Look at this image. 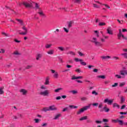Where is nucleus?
Returning <instances> with one entry per match:
<instances>
[{
    "label": "nucleus",
    "mask_w": 127,
    "mask_h": 127,
    "mask_svg": "<svg viewBox=\"0 0 127 127\" xmlns=\"http://www.w3.org/2000/svg\"><path fill=\"white\" fill-rule=\"evenodd\" d=\"M88 109H90V105L85 106V107H83V108H81V109H80V110L77 112V114L80 115V114H81V113H84V111H87V110H88Z\"/></svg>",
    "instance_id": "f257e3e1"
},
{
    "label": "nucleus",
    "mask_w": 127,
    "mask_h": 127,
    "mask_svg": "<svg viewBox=\"0 0 127 127\" xmlns=\"http://www.w3.org/2000/svg\"><path fill=\"white\" fill-rule=\"evenodd\" d=\"M117 36L119 40H121V37H122V38H123V39H125V40L127 38L125 37V36L123 34V33H122V30L121 29L119 30V33L117 35Z\"/></svg>",
    "instance_id": "f03ea898"
},
{
    "label": "nucleus",
    "mask_w": 127,
    "mask_h": 127,
    "mask_svg": "<svg viewBox=\"0 0 127 127\" xmlns=\"http://www.w3.org/2000/svg\"><path fill=\"white\" fill-rule=\"evenodd\" d=\"M119 74L120 75H121V76H124V77H125L126 75H127V70L122 69L120 71Z\"/></svg>",
    "instance_id": "7ed1b4c3"
},
{
    "label": "nucleus",
    "mask_w": 127,
    "mask_h": 127,
    "mask_svg": "<svg viewBox=\"0 0 127 127\" xmlns=\"http://www.w3.org/2000/svg\"><path fill=\"white\" fill-rule=\"evenodd\" d=\"M22 29H23L24 32L19 33V34L20 35H26V34H27V29L25 27V26H24L22 27Z\"/></svg>",
    "instance_id": "20e7f679"
},
{
    "label": "nucleus",
    "mask_w": 127,
    "mask_h": 127,
    "mask_svg": "<svg viewBox=\"0 0 127 127\" xmlns=\"http://www.w3.org/2000/svg\"><path fill=\"white\" fill-rule=\"evenodd\" d=\"M49 94V90H45L43 92H40V95L42 96H48Z\"/></svg>",
    "instance_id": "39448f33"
},
{
    "label": "nucleus",
    "mask_w": 127,
    "mask_h": 127,
    "mask_svg": "<svg viewBox=\"0 0 127 127\" xmlns=\"http://www.w3.org/2000/svg\"><path fill=\"white\" fill-rule=\"evenodd\" d=\"M113 100H109V99H106L104 100V103H107L108 105H112L113 104Z\"/></svg>",
    "instance_id": "423d86ee"
},
{
    "label": "nucleus",
    "mask_w": 127,
    "mask_h": 127,
    "mask_svg": "<svg viewBox=\"0 0 127 127\" xmlns=\"http://www.w3.org/2000/svg\"><path fill=\"white\" fill-rule=\"evenodd\" d=\"M22 4L25 6V7H31V4H29L26 2H23Z\"/></svg>",
    "instance_id": "0eeeda50"
},
{
    "label": "nucleus",
    "mask_w": 127,
    "mask_h": 127,
    "mask_svg": "<svg viewBox=\"0 0 127 127\" xmlns=\"http://www.w3.org/2000/svg\"><path fill=\"white\" fill-rule=\"evenodd\" d=\"M107 31L108 34H110L111 35H113V34H114V33H113V31L111 30V27L108 28Z\"/></svg>",
    "instance_id": "6e6552de"
},
{
    "label": "nucleus",
    "mask_w": 127,
    "mask_h": 127,
    "mask_svg": "<svg viewBox=\"0 0 127 127\" xmlns=\"http://www.w3.org/2000/svg\"><path fill=\"white\" fill-rule=\"evenodd\" d=\"M49 109L50 111H55L56 110H57V108H56L54 105L50 106Z\"/></svg>",
    "instance_id": "1a4fd4ad"
},
{
    "label": "nucleus",
    "mask_w": 127,
    "mask_h": 127,
    "mask_svg": "<svg viewBox=\"0 0 127 127\" xmlns=\"http://www.w3.org/2000/svg\"><path fill=\"white\" fill-rule=\"evenodd\" d=\"M126 101V98H125V97L124 96H121V104H124Z\"/></svg>",
    "instance_id": "9d476101"
},
{
    "label": "nucleus",
    "mask_w": 127,
    "mask_h": 127,
    "mask_svg": "<svg viewBox=\"0 0 127 127\" xmlns=\"http://www.w3.org/2000/svg\"><path fill=\"white\" fill-rule=\"evenodd\" d=\"M3 89H4V87L3 86L0 87V95H2L3 94H4V92L3 90Z\"/></svg>",
    "instance_id": "9b49d317"
},
{
    "label": "nucleus",
    "mask_w": 127,
    "mask_h": 127,
    "mask_svg": "<svg viewBox=\"0 0 127 127\" xmlns=\"http://www.w3.org/2000/svg\"><path fill=\"white\" fill-rule=\"evenodd\" d=\"M20 92L21 93H23V95H25L26 94H27V91L25 89H21V90H20Z\"/></svg>",
    "instance_id": "f8f14e48"
},
{
    "label": "nucleus",
    "mask_w": 127,
    "mask_h": 127,
    "mask_svg": "<svg viewBox=\"0 0 127 127\" xmlns=\"http://www.w3.org/2000/svg\"><path fill=\"white\" fill-rule=\"evenodd\" d=\"M73 2L74 3H78V4H80L82 2V0H74Z\"/></svg>",
    "instance_id": "ddd939ff"
},
{
    "label": "nucleus",
    "mask_w": 127,
    "mask_h": 127,
    "mask_svg": "<svg viewBox=\"0 0 127 127\" xmlns=\"http://www.w3.org/2000/svg\"><path fill=\"white\" fill-rule=\"evenodd\" d=\"M103 110H104L105 112L108 113V112H110V109L107 108V105H105L103 108Z\"/></svg>",
    "instance_id": "4468645a"
},
{
    "label": "nucleus",
    "mask_w": 127,
    "mask_h": 127,
    "mask_svg": "<svg viewBox=\"0 0 127 127\" xmlns=\"http://www.w3.org/2000/svg\"><path fill=\"white\" fill-rule=\"evenodd\" d=\"M16 20L18 21V22H19L21 25H23V21L22 20L19 19H16Z\"/></svg>",
    "instance_id": "2eb2a0df"
},
{
    "label": "nucleus",
    "mask_w": 127,
    "mask_h": 127,
    "mask_svg": "<svg viewBox=\"0 0 127 127\" xmlns=\"http://www.w3.org/2000/svg\"><path fill=\"white\" fill-rule=\"evenodd\" d=\"M93 42H94V43H95V45H99V46H101V45H102V43H101L99 42H97L96 41H93Z\"/></svg>",
    "instance_id": "dca6fc26"
},
{
    "label": "nucleus",
    "mask_w": 127,
    "mask_h": 127,
    "mask_svg": "<svg viewBox=\"0 0 127 127\" xmlns=\"http://www.w3.org/2000/svg\"><path fill=\"white\" fill-rule=\"evenodd\" d=\"M74 23V22L70 21L68 22V28H70V27H72V24Z\"/></svg>",
    "instance_id": "f3484780"
},
{
    "label": "nucleus",
    "mask_w": 127,
    "mask_h": 127,
    "mask_svg": "<svg viewBox=\"0 0 127 127\" xmlns=\"http://www.w3.org/2000/svg\"><path fill=\"white\" fill-rule=\"evenodd\" d=\"M49 77H47L46 79L45 85H49Z\"/></svg>",
    "instance_id": "a211bd4d"
},
{
    "label": "nucleus",
    "mask_w": 127,
    "mask_h": 127,
    "mask_svg": "<svg viewBox=\"0 0 127 127\" xmlns=\"http://www.w3.org/2000/svg\"><path fill=\"white\" fill-rule=\"evenodd\" d=\"M60 117H61V114H59L55 116V117L54 118V120H57V119H59L60 118Z\"/></svg>",
    "instance_id": "6ab92c4d"
},
{
    "label": "nucleus",
    "mask_w": 127,
    "mask_h": 127,
    "mask_svg": "<svg viewBox=\"0 0 127 127\" xmlns=\"http://www.w3.org/2000/svg\"><path fill=\"white\" fill-rule=\"evenodd\" d=\"M43 111H44V112H47L48 111H50V109L48 107H44L43 109Z\"/></svg>",
    "instance_id": "aec40b11"
},
{
    "label": "nucleus",
    "mask_w": 127,
    "mask_h": 127,
    "mask_svg": "<svg viewBox=\"0 0 127 127\" xmlns=\"http://www.w3.org/2000/svg\"><path fill=\"white\" fill-rule=\"evenodd\" d=\"M88 119V116H84L79 119L80 121H84Z\"/></svg>",
    "instance_id": "412c9836"
},
{
    "label": "nucleus",
    "mask_w": 127,
    "mask_h": 127,
    "mask_svg": "<svg viewBox=\"0 0 127 127\" xmlns=\"http://www.w3.org/2000/svg\"><path fill=\"white\" fill-rule=\"evenodd\" d=\"M116 107L118 108V109H120V105H119V104H118V103H114L113 104V108H116Z\"/></svg>",
    "instance_id": "4be33fe9"
},
{
    "label": "nucleus",
    "mask_w": 127,
    "mask_h": 127,
    "mask_svg": "<svg viewBox=\"0 0 127 127\" xmlns=\"http://www.w3.org/2000/svg\"><path fill=\"white\" fill-rule=\"evenodd\" d=\"M54 77L56 78L57 79L58 78V72H56L54 75Z\"/></svg>",
    "instance_id": "5701e85b"
},
{
    "label": "nucleus",
    "mask_w": 127,
    "mask_h": 127,
    "mask_svg": "<svg viewBox=\"0 0 127 127\" xmlns=\"http://www.w3.org/2000/svg\"><path fill=\"white\" fill-rule=\"evenodd\" d=\"M101 58L102 59H110V58H111V57H110V56H106V57H101Z\"/></svg>",
    "instance_id": "b1692460"
},
{
    "label": "nucleus",
    "mask_w": 127,
    "mask_h": 127,
    "mask_svg": "<svg viewBox=\"0 0 127 127\" xmlns=\"http://www.w3.org/2000/svg\"><path fill=\"white\" fill-rule=\"evenodd\" d=\"M99 26H103L104 25H106V23H105V22H100L99 23Z\"/></svg>",
    "instance_id": "393cba45"
},
{
    "label": "nucleus",
    "mask_w": 127,
    "mask_h": 127,
    "mask_svg": "<svg viewBox=\"0 0 127 127\" xmlns=\"http://www.w3.org/2000/svg\"><path fill=\"white\" fill-rule=\"evenodd\" d=\"M39 58H41V55L40 54H38L36 57L37 60H39Z\"/></svg>",
    "instance_id": "a878e982"
},
{
    "label": "nucleus",
    "mask_w": 127,
    "mask_h": 127,
    "mask_svg": "<svg viewBox=\"0 0 127 127\" xmlns=\"http://www.w3.org/2000/svg\"><path fill=\"white\" fill-rule=\"evenodd\" d=\"M61 90H63V88H58V89L55 90V92L56 93H58V92H59Z\"/></svg>",
    "instance_id": "bb28decb"
},
{
    "label": "nucleus",
    "mask_w": 127,
    "mask_h": 127,
    "mask_svg": "<svg viewBox=\"0 0 127 127\" xmlns=\"http://www.w3.org/2000/svg\"><path fill=\"white\" fill-rule=\"evenodd\" d=\"M119 122V119H117V120H112V122L114 123V124H117V123H118Z\"/></svg>",
    "instance_id": "cd10ccee"
},
{
    "label": "nucleus",
    "mask_w": 127,
    "mask_h": 127,
    "mask_svg": "<svg viewBox=\"0 0 127 127\" xmlns=\"http://www.w3.org/2000/svg\"><path fill=\"white\" fill-rule=\"evenodd\" d=\"M48 54H50L51 55H52L53 54V50H51L49 52H47Z\"/></svg>",
    "instance_id": "c85d7f7f"
},
{
    "label": "nucleus",
    "mask_w": 127,
    "mask_h": 127,
    "mask_svg": "<svg viewBox=\"0 0 127 127\" xmlns=\"http://www.w3.org/2000/svg\"><path fill=\"white\" fill-rule=\"evenodd\" d=\"M118 123H119V125H120V126H123V125H124V122L122 120H118Z\"/></svg>",
    "instance_id": "c756f323"
},
{
    "label": "nucleus",
    "mask_w": 127,
    "mask_h": 127,
    "mask_svg": "<svg viewBox=\"0 0 127 127\" xmlns=\"http://www.w3.org/2000/svg\"><path fill=\"white\" fill-rule=\"evenodd\" d=\"M69 107L70 108V109H77V106H74V105H69Z\"/></svg>",
    "instance_id": "7c9ffc66"
},
{
    "label": "nucleus",
    "mask_w": 127,
    "mask_h": 127,
    "mask_svg": "<svg viewBox=\"0 0 127 127\" xmlns=\"http://www.w3.org/2000/svg\"><path fill=\"white\" fill-rule=\"evenodd\" d=\"M92 95H95V96H98V93L95 90L92 91Z\"/></svg>",
    "instance_id": "2f4dec72"
},
{
    "label": "nucleus",
    "mask_w": 127,
    "mask_h": 127,
    "mask_svg": "<svg viewBox=\"0 0 127 127\" xmlns=\"http://www.w3.org/2000/svg\"><path fill=\"white\" fill-rule=\"evenodd\" d=\"M80 64L81 65H82L83 66H86V65H87V63H86V62H80Z\"/></svg>",
    "instance_id": "473e14b6"
},
{
    "label": "nucleus",
    "mask_w": 127,
    "mask_h": 127,
    "mask_svg": "<svg viewBox=\"0 0 127 127\" xmlns=\"http://www.w3.org/2000/svg\"><path fill=\"white\" fill-rule=\"evenodd\" d=\"M39 14H40V15H41V16H44V15H45L44 14V13H43V12L41 11V12H38Z\"/></svg>",
    "instance_id": "72a5a7b5"
},
{
    "label": "nucleus",
    "mask_w": 127,
    "mask_h": 127,
    "mask_svg": "<svg viewBox=\"0 0 127 127\" xmlns=\"http://www.w3.org/2000/svg\"><path fill=\"white\" fill-rule=\"evenodd\" d=\"M125 85H126L125 82H122L120 83L119 86L120 87H123V86H125Z\"/></svg>",
    "instance_id": "f704fd0d"
},
{
    "label": "nucleus",
    "mask_w": 127,
    "mask_h": 127,
    "mask_svg": "<svg viewBox=\"0 0 127 127\" xmlns=\"http://www.w3.org/2000/svg\"><path fill=\"white\" fill-rule=\"evenodd\" d=\"M121 55H122V56H124V58H125L127 59V53L121 54Z\"/></svg>",
    "instance_id": "c9c22d12"
},
{
    "label": "nucleus",
    "mask_w": 127,
    "mask_h": 127,
    "mask_svg": "<svg viewBox=\"0 0 127 127\" xmlns=\"http://www.w3.org/2000/svg\"><path fill=\"white\" fill-rule=\"evenodd\" d=\"M52 46V45L51 44H48L46 45V48H50V47H51V46Z\"/></svg>",
    "instance_id": "e433bc0d"
},
{
    "label": "nucleus",
    "mask_w": 127,
    "mask_h": 127,
    "mask_svg": "<svg viewBox=\"0 0 127 127\" xmlns=\"http://www.w3.org/2000/svg\"><path fill=\"white\" fill-rule=\"evenodd\" d=\"M94 7H96V8H100V6H99L97 4H93Z\"/></svg>",
    "instance_id": "4c0bfd02"
},
{
    "label": "nucleus",
    "mask_w": 127,
    "mask_h": 127,
    "mask_svg": "<svg viewBox=\"0 0 127 127\" xmlns=\"http://www.w3.org/2000/svg\"><path fill=\"white\" fill-rule=\"evenodd\" d=\"M58 49H59V50H61V51H64V48L63 47H59Z\"/></svg>",
    "instance_id": "58836bf2"
},
{
    "label": "nucleus",
    "mask_w": 127,
    "mask_h": 127,
    "mask_svg": "<svg viewBox=\"0 0 127 127\" xmlns=\"http://www.w3.org/2000/svg\"><path fill=\"white\" fill-rule=\"evenodd\" d=\"M39 4H38V3H35V7H36V8H37V9H39Z\"/></svg>",
    "instance_id": "ea45409f"
},
{
    "label": "nucleus",
    "mask_w": 127,
    "mask_h": 127,
    "mask_svg": "<svg viewBox=\"0 0 127 127\" xmlns=\"http://www.w3.org/2000/svg\"><path fill=\"white\" fill-rule=\"evenodd\" d=\"M98 78H101V79H105L106 77L105 75H99L98 76Z\"/></svg>",
    "instance_id": "a19ab883"
},
{
    "label": "nucleus",
    "mask_w": 127,
    "mask_h": 127,
    "mask_svg": "<svg viewBox=\"0 0 127 127\" xmlns=\"http://www.w3.org/2000/svg\"><path fill=\"white\" fill-rule=\"evenodd\" d=\"M115 77H117V78H118V79H121L122 78V76L119 74H116L115 75Z\"/></svg>",
    "instance_id": "79ce46f5"
},
{
    "label": "nucleus",
    "mask_w": 127,
    "mask_h": 127,
    "mask_svg": "<svg viewBox=\"0 0 127 127\" xmlns=\"http://www.w3.org/2000/svg\"><path fill=\"white\" fill-rule=\"evenodd\" d=\"M77 79V77H76L75 75H73L71 78V80H76Z\"/></svg>",
    "instance_id": "37998d69"
},
{
    "label": "nucleus",
    "mask_w": 127,
    "mask_h": 127,
    "mask_svg": "<svg viewBox=\"0 0 127 127\" xmlns=\"http://www.w3.org/2000/svg\"><path fill=\"white\" fill-rule=\"evenodd\" d=\"M75 72H76L77 73H80L81 70H80V68H77L75 70Z\"/></svg>",
    "instance_id": "c03bdc74"
},
{
    "label": "nucleus",
    "mask_w": 127,
    "mask_h": 127,
    "mask_svg": "<svg viewBox=\"0 0 127 127\" xmlns=\"http://www.w3.org/2000/svg\"><path fill=\"white\" fill-rule=\"evenodd\" d=\"M34 121H35L36 124H38V123H39V119H35Z\"/></svg>",
    "instance_id": "a18cd8bd"
},
{
    "label": "nucleus",
    "mask_w": 127,
    "mask_h": 127,
    "mask_svg": "<svg viewBox=\"0 0 127 127\" xmlns=\"http://www.w3.org/2000/svg\"><path fill=\"white\" fill-rule=\"evenodd\" d=\"M78 53L80 56H84V55L83 53H81V52H78Z\"/></svg>",
    "instance_id": "49530a36"
},
{
    "label": "nucleus",
    "mask_w": 127,
    "mask_h": 127,
    "mask_svg": "<svg viewBox=\"0 0 127 127\" xmlns=\"http://www.w3.org/2000/svg\"><path fill=\"white\" fill-rule=\"evenodd\" d=\"M103 107V104L102 103H100L98 106V108L99 109H101V108H102Z\"/></svg>",
    "instance_id": "de8ad7c7"
},
{
    "label": "nucleus",
    "mask_w": 127,
    "mask_h": 127,
    "mask_svg": "<svg viewBox=\"0 0 127 127\" xmlns=\"http://www.w3.org/2000/svg\"><path fill=\"white\" fill-rule=\"evenodd\" d=\"M118 83H115L114 85H112L113 87H117L118 86Z\"/></svg>",
    "instance_id": "09e8293b"
},
{
    "label": "nucleus",
    "mask_w": 127,
    "mask_h": 127,
    "mask_svg": "<svg viewBox=\"0 0 127 127\" xmlns=\"http://www.w3.org/2000/svg\"><path fill=\"white\" fill-rule=\"evenodd\" d=\"M14 41H15V42H16L17 43H19L21 42L20 41L17 40V39H15Z\"/></svg>",
    "instance_id": "8fccbe9b"
},
{
    "label": "nucleus",
    "mask_w": 127,
    "mask_h": 127,
    "mask_svg": "<svg viewBox=\"0 0 127 127\" xmlns=\"http://www.w3.org/2000/svg\"><path fill=\"white\" fill-rule=\"evenodd\" d=\"M92 105H93L94 106H99V103H93V104H92Z\"/></svg>",
    "instance_id": "3c124183"
},
{
    "label": "nucleus",
    "mask_w": 127,
    "mask_h": 127,
    "mask_svg": "<svg viewBox=\"0 0 127 127\" xmlns=\"http://www.w3.org/2000/svg\"><path fill=\"white\" fill-rule=\"evenodd\" d=\"M66 111H68V108H64L63 110V112H66Z\"/></svg>",
    "instance_id": "603ef678"
},
{
    "label": "nucleus",
    "mask_w": 127,
    "mask_h": 127,
    "mask_svg": "<svg viewBox=\"0 0 127 127\" xmlns=\"http://www.w3.org/2000/svg\"><path fill=\"white\" fill-rule=\"evenodd\" d=\"M95 123H96V124H102V121H96Z\"/></svg>",
    "instance_id": "864d4df0"
},
{
    "label": "nucleus",
    "mask_w": 127,
    "mask_h": 127,
    "mask_svg": "<svg viewBox=\"0 0 127 127\" xmlns=\"http://www.w3.org/2000/svg\"><path fill=\"white\" fill-rule=\"evenodd\" d=\"M2 34L3 35H4L5 36H6V37H7V36H8V35H7L6 33H5V32H2Z\"/></svg>",
    "instance_id": "5fc2aeb1"
},
{
    "label": "nucleus",
    "mask_w": 127,
    "mask_h": 127,
    "mask_svg": "<svg viewBox=\"0 0 127 127\" xmlns=\"http://www.w3.org/2000/svg\"><path fill=\"white\" fill-rule=\"evenodd\" d=\"M94 32H95V33H97V34H96L97 37H99V32H98V31H95Z\"/></svg>",
    "instance_id": "6e6d98bb"
},
{
    "label": "nucleus",
    "mask_w": 127,
    "mask_h": 127,
    "mask_svg": "<svg viewBox=\"0 0 127 127\" xmlns=\"http://www.w3.org/2000/svg\"><path fill=\"white\" fill-rule=\"evenodd\" d=\"M81 100V101H85V100H87V98L86 97H82Z\"/></svg>",
    "instance_id": "4d7b16f0"
},
{
    "label": "nucleus",
    "mask_w": 127,
    "mask_h": 127,
    "mask_svg": "<svg viewBox=\"0 0 127 127\" xmlns=\"http://www.w3.org/2000/svg\"><path fill=\"white\" fill-rule=\"evenodd\" d=\"M13 54H14L15 55H18V52H17V51H16L13 53Z\"/></svg>",
    "instance_id": "13d9d810"
},
{
    "label": "nucleus",
    "mask_w": 127,
    "mask_h": 127,
    "mask_svg": "<svg viewBox=\"0 0 127 127\" xmlns=\"http://www.w3.org/2000/svg\"><path fill=\"white\" fill-rule=\"evenodd\" d=\"M93 71V72H94L95 73H97V72H98V69H97V68H94Z\"/></svg>",
    "instance_id": "bf43d9fd"
},
{
    "label": "nucleus",
    "mask_w": 127,
    "mask_h": 127,
    "mask_svg": "<svg viewBox=\"0 0 127 127\" xmlns=\"http://www.w3.org/2000/svg\"><path fill=\"white\" fill-rule=\"evenodd\" d=\"M31 67H32V65H28V66L26 67V69H30V68H31Z\"/></svg>",
    "instance_id": "052dcab7"
},
{
    "label": "nucleus",
    "mask_w": 127,
    "mask_h": 127,
    "mask_svg": "<svg viewBox=\"0 0 127 127\" xmlns=\"http://www.w3.org/2000/svg\"><path fill=\"white\" fill-rule=\"evenodd\" d=\"M69 54H71L72 55L75 56V53L73 52H69Z\"/></svg>",
    "instance_id": "680f3d73"
},
{
    "label": "nucleus",
    "mask_w": 127,
    "mask_h": 127,
    "mask_svg": "<svg viewBox=\"0 0 127 127\" xmlns=\"http://www.w3.org/2000/svg\"><path fill=\"white\" fill-rule=\"evenodd\" d=\"M103 121L104 122H109V120H108V119H103Z\"/></svg>",
    "instance_id": "e2e57ef3"
},
{
    "label": "nucleus",
    "mask_w": 127,
    "mask_h": 127,
    "mask_svg": "<svg viewBox=\"0 0 127 127\" xmlns=\"http://www.w3.org/2000/svg\"><path fill=\"white\" fill-rule=\"evenodd\" d=\"M121 115H127V112H120Z\"/></svg>",
    "instance_id": "0e129e2a"
},
{
    "label": "nucleus",
    "mask_w": 127,
    "mask_h": 127,
    "mask_svg": "<svg viewBox=\"0 0 127 127\" xmlns=\"http://www.w3.org/2000/svg\"><path fill=\"white\" fill-rule=\"evenodd\" d=\"M72 93L73 94H77V93H78V92H77L76 91H75V90H72Z\"/></svg>",
    "instance_id": "69168bd1"
},
{
    "label": "nucleus",
    "mask_w": 127,
    "mask_h": 127,
    "mask_svg": "<svg viewBox=\"0 0 127 127\" xmlns=\"http://www.w3.org/2000/svg\"><path fill=\"white\" fill-rule=\"evenodd\" d=\"M83 79V76H77L76 79Z\"/></svg>",
    "instance_id": "338daca9"
},
{
    "label": "nucleus",
    "mask_w": 127,
    "mask_h": 127,
    "mask_svg": "<svg viewBox=\"0 0 127 127\" xmlns=\"http://www.w3.org/2000/svg\"><path fill=\"white\" fill-rule=\"evenodd\" d=\"M125 108H126V105H123L121 107V110H124V109H125Z\"/></svg>",
    "instance_id": "774afa93"
}]
</instances>
